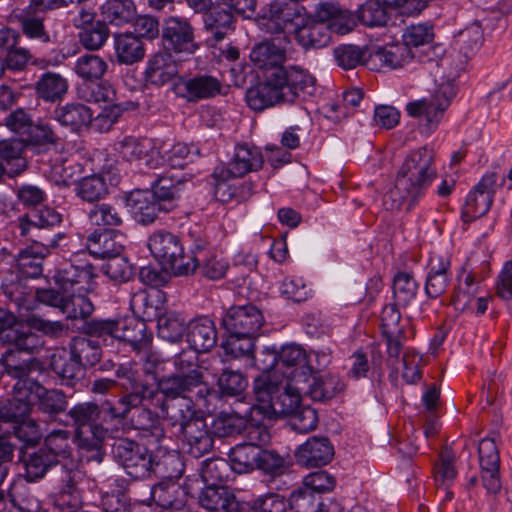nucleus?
I'll use <instances>...</instances> for the list:
<instances>
[{
	"instance_id": "1",
	"label": "nucleus",
	"mask_w": 512,
	"mask_h": 512,
	"mask_svg": "<svg viewBox=\"0 0 512 512\" xmlns=\"http://www.w3.org/2000/svg\"><path fill=\"white\" fill-rule=\"evenodd\" d=\"M117 376L122 379L125 393L113 404L107 402L105 411L111 419L125 420L130 415L132 426L149 435L159 444L165 437V429L155 409L159 408L167 415L170 412L168 400L156 387L141 380L133 371L118 369Z\"/></svg>"
},
{
	"instance_id": "2",
	"label": "nucleus",
	"mask_w": 512,
	"mask_h": 512,
	"mask_svg": "<svg viewBox=\"0 0 512 512\" xmlns=\"http://www.w3.org/2000/svg\"><path fill=\"white\" fill-rule=\"evenodd\" d=\"M436 178L434 150L423 146L411 151L397 171L394 186L384 196L385 208L411 211Z\"/></svg>"
},
{
	"instance_id": "3",
	"label": "nucleus",
	"mask_w": 512,
	"mask_h": 512,
	"mask_svg": "<svg viewBox=\"0 0 512 512\" xmlns=\"http://www.w3.org/2000/svg\"><path fill=\"white\" fill-rule=\"evenodd\" d=\"M187 399L179 400L167 412V425L171 435L181 440L183 448L198 459L209 453L214 445L212 430Z\"/></svg>"
},
{
	"instance_id": "4",
	"label": "nucleus",
	"mask_w": 512,
	"mask_h": 512,
	"mask_svg": "<svg viewBox=\"0 0 512 512\" xmlns=\"http://www.w3.org/2000/svg\"><path fill=\"white\" fill-rule=\"evenodd\" d=\"M303 390L304 386L300 384L283 382L269 371H263L253 381L254 416H263L267 420L289 416L299 408Z\"/></svg>"
},
{
	"instance_id": "5",
	"label": "nucleus",
	"mask_w": 512,
	"mask_h": 512,
	"mask_svg": "<svg viewBox=\"0 0 512 512\" xmlns=\"http://www.w3.org/2000/svg\"><path fill=\"white\" fill-rule=\"evenodd\" d=\"M148 248L153 257L161 265L169 268L175 276H189L195 273V265L185 253L178 235L164 229L157 230L149 236Z\"/></svg>"
},
{
	"instance_id": "6",
	"label": "nucleus",
	"mask_w": 512,
	"mask_h": 512,
	"mask_svg": "<svg viewBox=\"0 0 512 512\" xmlns=\"http://www.w3.org/2000/svg\"><path fill=\"white\" fill-rule=\"evenodd\" d=\"M265 79L269 80L284 104H295L314 94L315 78L297 65H284L270 70Z\"/></svg>"
},
{
	"instance_id": "7",
	"label": "nucleus",
	"mask_w": 512,
	"mask_h": 512,
	"mask_svg": "<svg viewBox=\"0 0 512 512\" xmlns=\"http://www.w3.org/2000/svg\"><path fill=\"white\" fill-rule=\"evenodd\" d=\"M157 389L163 393L165 400L171 398V401H168L170 410L174 403L182 399H187L193 403L192 397L187 396V394L195 389L196 403L206 408H209L212 396L216 395L214 389L204 381L203 372L173 374L161 379Z\"/></svg>"
},
{
	"instance_id": "8",
	"label": "nucleus",
	"mask_w": 512,
	"mask_h": 512,
	"mask_svg": "<svg viewBox=\"0 0 512 512\" xmlns=\"http://www.w3.org/2000/svg\"><path fill=\"white\" fill-rule=\"evenodd\" d=\"M96 268L86 251L74 253L56 270L53 280L64 293L90 292L93 290Z\"/></svg>"
},
{
	"instance_id": "9",
	"label": "nucleus",
	"mask_w": 512,
	"mask_h": 512,
	"mask_svg": "<svg viewBox=\"0 0 512 512\" xmlns=\"http://www.w3.org/2000/svg\"><path fill=\"white\" fill-rule=\"evenodd\" d=\"M112 453L131 480L151 478L154 456L143 444L129 438H119L112 446Z\"/></svg>"
},
{
	"instance_id": "10",
	"label": "nucleus",
	"mask_w": 512,
	"mask_h": 512,
	"mask_svg": "<svg viewBox=\"0 0 512 512\" xmlns=\"http://www.w3.org/2000/svg\"><path fill=\"white\" fill-rule=\"evenodd\" d=\"M161 33L164 48L176 55L190 56L200 47L196 41L195 27L187 17L180 15L166 17Z\"/></svg>"
},
{
	"instance_id": "11",
	"label": "nucleus",
	"mask_w": 512,
	"mask_h": 512,
	"mask_svg": "<svg viewBox=\"0 0 512 512\" xmlns=\"http://www.w3.org/2000/svg\"><path fill=\"white\" fill-rule=\"evenodd\" d=\"M223 84L215 76L206 73H188L177 77L172 90L178 98L187 103H199L213 99L222 93Z\"/></svg>"
},
{
	"instance_id": "12",
	"label": "nucleus",
	"mask_w": 512,
	"mask_h": 512,
	"mask_svg": "<svg viewBox=\"0 0 512 512\" xmlns=\"http://www.w3.org/2000/svg\"><path fill=\"white\" fill-rule=\"evenodd\" d=\"M309 14L304 6L299 1L290 2H272L269 4L268 10L258 20L259 26L262 30L270 34L282 35L283 39L287 40L288 37L284 34L287 26H292L293 30L301 26Z\"/></svg>"
},
{
	"instance_id": "13",
	"label": "nucleus",
	"mask_w": 512,
	"mask_h": 512,
	"mask_svg": "<svg viewBox=\"0 0 512 512\" xmlns=\"http://www.w3.org/2000/svg\"><path fill=\"white\" fill-rule=\"evenodd\" d=\"M264 323L262 311L252 304L232 306L222 317L227 333L242 337H258Z\"/></svg>"
},
{
	"instance_id": "14",
	"label": "nucleus",
	"mask_w": 512,
	"mask_h": 512,
	"mask_svg": "<svg viewBox=\"0 0 512 512\" xmlns=\"http://www.w3.org/2000/svg\"><path fill=\"white\" fill-rule=\"evenodd\" d=\"M456 95V87L451 82L441 84L430 100L410 102L406 111L411 117L425 116L429 128L436 127L444 111Z\"/></svg>"
},
{
	"instance_id": "15",
	"label": "nucleus",
	"mask_w": 512,
	"mask_h": 512,
	"mask_svg": "<svg viewBox=\"0 0 512 512\" xmlns=\"http://www.w3.org/2000/svg\"><path fill=\"white\" fill-rule=\"evenodd\" d=\"M275 364L281 369H286L283 373L287 374L295 384L307 382L313 372L307 351L301 345L294 343L281 347L279 352L274 355L270 367Z\"/></svg>"
},
{
	"instance_id": "16",
	"label": "nucleus",
	"mask_w": 512,
	"mask_h": 512,
	"mask_svg": "<svg viewBox=\"0 0 512 512\" xmlns=\"http://www.w3.org/2000/svg\"><path fill=\"white\" fill-rule=\"evenodd\" d=\"M116 339L127 342L136 352L147 354L148 362L156 363L157 359L153 353H149L152 345V333L147 331L144 319L134 315L117 318Z\"/></svg>"
},
{
	"instance_id": "17",
	"label": "nucleus",
	"mask_w": 512,
	"mask_h": 512,
	"mask_svg": "<svg viewBox=\"0 0 512 512\" xmlns=\"http://www.w3.org/2000/svg\"><path fill=\"white\" fill-rule=\"evenodd\" d=\"M123 160L155 169L159 164V152L153 141L146 137L125 136L114 144Z\"/></svg>"
},
{
	"instance_id": "18",
	"label": "nucleus",
	"mask_w": 512,
	"mask_h": 512,
	"mask_svg": "<svg viewBox=\"0 0 512 512\" xmlns=\"http://www.w3.org/2000/svg\"><path fill=\"white\" fill-rule=\"evenodd\" d=\"M452 280L451 256L433 252L427 263V273L424 285L425 294L430 299H436L445 293Z\"/></svg>"
},
{
	"instance_id": "19",
	"label": "nucleus",
	"mask_w": 512,
	"mask_h": 512,
	"mask_svg": "<svg viewBox=\"0 0 512 512\" xmlns=\"http://www.w3.org/2000/svg\"><path fill=\"white\" fill-rule=\"evenodd\" d=\"M31 241L32 244L21 249L15 259L17 274L25 279H36L42 276L44 260L50 254V247L58 245L57 239H52L48 244L37 239Z\"/></svg>"
},
{
	"instance_id": "20",
	"label": "nucleus",
	"mask_w": 512,
	"mask_h": 512,
	"mask_svg": "<svg viewBox=\"0 0 512 512\" xmlns=\"http://www.w3.org/2000/svg\"><path fill=\"white\" fill-rule=\"evenodd\" d=\"M24 468L27 475L26 480L42 478L49 471L64 472L65 480H74L77 477L75 473L77 465L72 460L67 463H61L59 459H54L43 448L29 455L24 460Z\"/></svg>"
},
{
	"instance_id": "21",
	"label": "nucleus",
	"mask_w": 512,
	"mask_h": 512,
	"mask_svg": "<svg viewBox=\"0 0 512 512\" xmlns=\"http://www.w3.org/2000/svg\"><path fill=\"white\" fill-rule=\"evenodd\" d=\"M485 277L473 269H468V263H465L458 271L457 285L453 289L450 305L459 312L471 309V304L478 294V284Z\"/></svg>"
},
{
	"instance_id": "22",
	"label": "nucleus",
	"mask_w": 512,
	"mask_h": 512,
	"mask_svg": "<svg viewBox=\"0 0 512 512\" xmlns=\"http://www.w3.org/2000/svg\"><path fill=\"white\" fill-rule=\"evenodd\" d=\"M312 482H303V486L292 492L288 500V510L294 512H326L328 504L322 501L320 494L331 492L335 482L314 486Z\"/></svg>"
},
{
	"instance_id": "23",
	"label": "nucleus",
	"mask_w": 512,
	"mask_h": 512,
	"mask_svg": "<svg viewBox=\"0 0 512 512\" xmlns=\"http://www.w3.org/2000/svg\"><path fill=\"white\" fill-rule=\"evenodd\" d=\"M413 58L414 54L409 47L403 43H394L371 50L367 65L372 70H394L404 67Z\"/></svg>"
},
{
	"instance_id": "24",
	"label": "nucleus",
	"mask_w": 512,
	"mask_h": 512,
	"mask_svg": "<svg viewBox=\"0 0 512 512\" xmlns=\"http://www.w3.org/2000/svg\"><path fill=\"white\" fill-rule=\"evenodd\" d=\"M62 220V214L55 208L44 206L21 215L17 227L21 237L33 240L39 237L38 231L59 226Z\"/></svg>"
},
{
	"instance_id": "25",
	"label": "nucleus",
	"mask_w": 512,
	"mask_h": 512,
	"mask_svg": "<svg viewBox=\"0 0 512 512\" xmlns=\"http://www.w3.org/2000/svg\"><path fill=\"white\" fill-rule=\"evenodd\" d=\"M127 205L136 222L142 225L154 223L161 214L171 212L149 191H134L127 198Z\"/></svg>"
},
{
	"instance_id": "26",
	"label": "nucleus",
	"mask_w": 512,
	"mask_h": 512,
	"mask_svg": "<svg viewBox=\"0 0 512 512\" xmlns=\"http://www.w3.org/2000/svg\"><path fill=\"white\" fill-rule=\"evenodd\" d=\"M293 35L297 44L305 51L322 49L331 42L330 30L323 20L315 17V11L309 14L298 29L293 30Z\"/></svg>"
},
{
	"instance_id": "27",
	"label": "nucleus",
	"mask_w": 512,
	"mask_h": 512,
	"mask_svg": "<svg viewBox=\"0 0 512 512\" xmlns=\"http://www.w3.org/2000/svg\"><path fill=\"white\" fill-rule=\"evenodd\" d=\"M295 457L307 468L325 466L334 457V447L327 437L312 436L297 448Z\"/></svg>"
},
{
	"instance_id": "28",
	"label": "nucleus",
	"mask_w": 512,
	"mask_h": 512,
	"mask_svg": "<svg viewBox=\"0 0 512 512\" xmlns=\"http://www.w3.org/2000/svg\"><path fill=\"white\" fill-rule=\"evenodd\" d=\"M172 53L164 48L149 57L144 72L148 84L161 87L178 76V64Z\"/></svg>"
},
{
	"instance_id": "29",
	"label": "nucleus",
	"mask_w": 512,
	"mask_h": 512,
	"mask_svg": "<svg viewBox=\"0 0 512 512\" xmlns=\"http://www.w3.org/2000/svg\"><path fill=\"white\" fill-rule=\"evenodd\" d=\"M250 60L262 73L265 79L270 70L281 68L285 65L286 49L275 43V40H265L256 44L250 52Z\"/></svg>"
},
{
	"instance_id": "30",
	"label": "nucleus",
	"mask_w": 512,
	"mask_h": 512,
	"mask_svg": "<svg viewBox=\"0 0 512 512\" xmlns=\"http://www.w3.org/2000/svg\"><path fill=\"white\" fill-rule=\"evenodd\" d=\"M186 340L189 346L201 353L211 351L217 343L215 323L208 316H199L187 323Z\"/></svg>"
},
{
	"instance_id": "31",
	"label": "nucleus",
	"mask_w": 512,
	"mask_h": 512,
	"mask_svg": "<svg viewBox=\"0 0 512 512\" xmlns=\"http://www.w3.org/2000/svg\"><path fill=\"white\" fill-rule=\"evenodd\" d=\"M301 384L305 385L303 393L317 402H327L344 390L340 377L330 373L319 374L313 371L309 380Z\"/></svg>"
},
{
	"instance_id": "32",
	"label": "nucleus",
	"mask_w": 512,
	"mask_h": 512,
	"mask_svg": "<svg viewBox=\"0 0 512 512\" xmlns=\"http://www.w3.org/2000/svg\"><path fill=\"white\" fill-rule=\"evenodd\" d=\"M263 164L264 158L260 148L243 143L235 147L233 157L225 166L234 177L241 178L250 172L259 171Z\"/></svg>"
},
{
	"instance_id": "33",
	"label": "nucleus",
	"mask_w": 512,
	"mask_h": 512,
	"mask_svg": "<svg viewBox=\"0 0 512 512\" xmlns=\"http://www.w3.org/2000/svg\"><path fill=\"white\" fill-rule=\"evenodd\" d=\"M1 288L6 297L16 305L20 317H24L25 312L34 310L35 291L27 285L24 277L11 273L10 278L3 280Z\"/></svg>"
},
{
	"instance_id": "34",
	"label": "nucleus",
	"mask_w": 512,
	"mask_h": 512,
	"mask_svg": "<svg viewBox=\"0 0 512 512\" xmlns=\"http://www.w3.org/2000/svg\"><path fill=\"white\" fill-rule=\"evenodd\" d=\"M107 429L102 425L84 426L75 429L73 434L74 443L80 451L91 453L87 456V461H96L100 463L105 455L103 451V442L107 435Z\"/></svg>"
},
{
	"instance_id": "35",
	"label": "nucleus",
	"mask_w": 512,
	"mask_h": 512,
	"mask_svg": "<svg viewBox=\"0 0 512 512\" xmlns=\"http://www.w3.org/2000/svg\"><path fill=\"white\" fill-rule=\"evenodd\" d=\"M315 17L323 20L330 30V38L332 33L338 35H346L355 27V20L347 11H343L340 7L332 2H320L315 6Z\"/></svg>"
},
{
	"instance_id": "36",
	"label": "nucleus",
	"mask_w": 512,
	"mask_h": 512,
	"mask_svg": "<svg viewBox=\"0 0 512 512\" xmlns=\"http://www.w3.org/2000/svg\"><path fill=\"white\" fill-rule=\"evenodd\" d=\"M120 234L112 230H95L87 238L88 256L93 255L99 259H110L118 254H122L124 245L118 240Z\"/></svg>"
},
{
	"instance_id": "37",
	"label": "nucleus",
	"mask_w": 512,
	"mask_h": 512,
	"mask_svg": "<svg viewBox=\"0 0 512 512\" xmlns=\"http://www.w3.org/2000/svg\"><path fill=\"white\" fill-rule=\"evenodd\" d=\"M26 148L23 139L0 140V160L5 163L9 178L17 177L27 170L28 161L24 155Z\"/></svg>"
},
{
	"instance_id": "38",
	"label": "nucleus",
	"mask_w": 512,
	"mask_h": 512,
	"mask_svg": "<svg viewBox=\"0 0 512 512\" xmlns=\"http://www.w3.org/2000/svg\"><path fill=\"white\" fill-rule=\"evenodd\" d=\"M186 181L174 174L165 173L159 175L151 184L149 191L159 201L163 207H167L171 211L177 206V200L184 191Z\"/></svg>"
},
{
	"instance_id": "39",
	"label": "nucleus",
	"mask_w": 512,
	"mask_h": 512,
	"mask_svg": "<svg viewBox=\"0 0 512 512\" xmlns=\"http://www.w3.org/2000/svg\"><path fill=\"white\" fill-rule=\"evenodd\" d=\"M51 370L62 380V384L73 387L83 377L84 369L65 348L57 349L50 357Z\"/></svg>"
},
{
	"instance_id": "40",
	"label": "nucleus",
	"mask_w": 512,
	"mask_h": 512,
	"mask_svg": "<svg viewBox=\"0 0 512 512\" xmlns=\"http://www.w3.org/2000/svg\"><path fill=\"white\" fill-rule=\"evenodd\" d=\"M68 88V80L61 74L51 71L43 73L34 83L37 98L49 103L62 101Z\"/></svg>"
},
{
	"instance_id": "41",
	"label": "nucleus",
	"mask_w": 512,
	"mask_h": 512,
	"mask_svg": "<svg viewBox=\"0 0 512 512\" xmlns=\"http://www.w3.org/2000/svg\"><path fill=\"white\" fill-rule=\"evenodd\" d=\"M114 49L119 64L133 65L145 57L146 49L142 40L132 32L114 35Z\"/></svg>"
},
{
	"instance_id": "42",
	"label": "nucleus",
	"mask_w": 512,
	"mask_h": 512,
	"mask_svg": "<svg viewBox=\"0 0 512 512\" xmlns=\"http://www.w3.org/2000/svg\"><path fill=\"white\" fill-rule=\"evenodd\" d=\"M198 500L199 504L208 511L228 512L230 507L235 504V495L228 486L213 482L202 489Z\"/></svg>"
},
{
	"instance_id": "43",
	"label": "nucleus",
	"mask_w": 512,
	"mask_h": 512,
	"mask_svg": "<svg viewBox=\"0 0 512 512\" xmlns=\"http://www.w3.org/2000/svg\"><path fill=\"white\" fill-rule=\"evenodd\" d=\"M100 13L106 25L122 27L135 20L137 8L134 0H106Z\"/></svg>"
},
{
	"instance_id": "44",
	"label": "nucleus",
	"mask_w": 512,
	"mask_h": 512,
	"mask_svg": "<svg viewBox=\"0 0 512 512\" xmlns=\"http://www.w3.org/2000/svg\"><path fill=\"white\" fill-rule=\"evenodd\" d=\"M189 486L187 482H156L151 488V498L160 507H175L187 502Z\"/></svg>"
},
{
	"instance_id": "45",
	"label": "nucleus",
	"mask_w": 512,
	"mask_h": 512,
	"mask_svg": "<svg viewBox=\"0 0 512 512\" xmlns=\"http://www.w3.org/2000/svg\"><path fill=\"white\" fill-rule=\"evenodd\" d=\"M203 14V25L216 41L223 40L228 33L234 31L235 18L231 11L221 7L209 8Z\"/></svg>"
},
{
	"instance_id": "46",
	"label": "nucleus",
	"mask_w": 512,
	"mask_h": 512,
	"mask_svg": "<svg viewBox=\"0 0 512 512\" xmlns=\"http://www.w3.org/2000/svg\"><path fill=\"white\" fill-rule=\"evenodd\" d=\"M217 387L218 390H214L216 395L212 399H240L248 387V379L241 371L226 368L218 377Z\"/></svg>"
},
{
	"instance_id": "47",
	"label": "nucleus",
	"mask_w": 512,
	"mask_h": 512,
	"mask_svg": "<svg viewBox=\"0 0 512 512\" xmlns=\"http://www.w3.org/2000/svg\"><path fill=\"white\" fill-rule=\"evenodd\" d=\"M52 117L62 126L70 127L72 131L77 132L91 123L92 111L84 104L69 103L57 107L53 111Z\"/></svg>"
},
{
	"instance_id": "48",
	"label": "nucleus",
	"mask_w": 512,
	"mask_h": 512,
	"mask_svg": "<svg viewBox=\"0 0 512 512\" xmlns=\"http://www.w3.org/2000/svg\"><path fill=\"white\" fill-rule=\"evenodd\" d=\"M68 348L84 370L95 366L102 358L100 343L89 337H73L69 342Z\"/></svg>"
},
{
	"instance_id": "49",
	"label": "nucleus",
	"mask_w": 512,
	"mask_h": 512,
	"mask_svg": "<svg viewBox=\"0 0 512 512\" xmlns=\"http://www.w3.org/2000/svg\"><path fill=\"white\" fill-rule=\"evenodd\" d=\"M479 466L482 480L500 478V456L495 441L484 438L478 444Z\"/></svg>"
},
{
	"instance_id": "50",
	"label": "nucleus",
	"mask_w": 512,
	"mask_h": 512,
	"mask_svg": "<svg viewBox=\"0 0 512 512\" xmlns=\"http://www.w3.org/2000/svg\"><path fill=\"white\" fill-rule=\"evenodd\" d=\"M31 412L32 403L29 393L0 401V422L14 426L28 418Z\"/></svg>"
},
{
	"instance_id": "51",
	"label": "nucleus",
	"mask_w": 512,
	"mask_h": 512,
	"mask_svg": "<svg viewBox=\"0 0 512 512\" xmlns=\"http://www.w3.org/2000/svg\"><path fill=\"white\" fill-rule=\"evenodd\" d=\"M108 70V63L97 54H83L79 56L74 64L75 74L86 82L101 80Z\"/></svg>"
},
{
	"instance_id": "52",
	"label": "nucleus",
	"mask_w": 512,
	"mask_h": 512,
	"mask_svg": "<svg viewBox=\"0 0 512 512\" xmlns=\"http://www.w3.org/2000/svg\"><path fill=\"white\" fill-rule=\"evenodd\" d=\"M261 451L262 449L253 445L236 444L229 453L231 469L237 474L249 473L255 470Z\"/></svg>"
},
{
	"instance_id": "53",
	"label": "nucleus",
	"mask_w": 512,
	"mask_h": 512,
	"mask_svg": "<svg viewBox=\"0 0 512 512\" xmlns=\"http://www.w3.org/2000/svg\"><path fill=\"white\" fill-rule=\"evenodd\" d=\"M248 106L254 111H263L266 108L282 103L278 93L274 90L268 79L249 88L246 92Z\"/></svg>"
},
{
	"instance_id": "54",
	"label": "nucleus",
	"mask_w": 512,
	"mask_h": 512,
	"mask_svg": "<svg viewBox=\"0 0 512 512\" xmlns=\"http://www.w3.org/2000/svg\"><path fill=\"white\" fill-rule=\"evenodd\" d=\"M185 319L174 312H167L157 317L158 336L171 343L181 342L186 335Z\"/></svg>"
},
{
	"instance_id": "55",
	"label": "nucleus",
	"mask_w": 512,
	"mask_h": 512,
	"mask_svg": "<svg viewBox=\"0 0 512 512\" xmlns=\"http://www.w3.org/2000/svg\"><path fill=\"white\" fill-rule=\"evenodd\" d=\"M73 433L66 429H53L44 438L45 451L54 459L67 460L72 454Z\"/></svg>"
},
{
	"instance_id": "56",
	"label": "nucleus",
	"mask_w": 512,
	"mask_h": 512,
	"mask_svg": "<svg viewBox=\"0 0 512 512\" xmlns=\"http://www.w3.org/2000/svg\"><path fill=\"white\" fill-rule=\"evenodd\" d=\"M235 177L230 173L225 164L218 165L214 168L212 174L209 176V184L213 188L215 198L222 203L233 201L235 197L236 184L231 180Z\"/></svg>"
},
{
	"instance_id": "57",
	"label": "nucleus",
	"mask_w": 512,
	"mask_h": 512,
	"mask_svg": "<svg viewBox=\"0 0 512 512\" xmlns=\"http://www.w3.org/2000/svg\"><path fill=\"white\" fill-rule=\"evenodd\" d=\"M108 193L105 178L100 174L83 177L76 183L75 187L76 196L89 203L104 199Z\"/></svg>"
},
{
	"instance_id": "58",
	"label": "nucleus",
	"mask_w": 512,
	"mask_h": 512,
	"mask_svg": "<svg viewBox=\"0 0 512 512\" xmlns=\"http://www.w3.org/2000/svg\"><path fill=\"white\" fill-rule=\"evenodd\" d=\"M87 293H66L61 312L67 319L86 321L93 314L95 308Z\"/></svg>"
},
{
	"instance_id": "59",
	"label": "nucleus",
	"mask_w": 512,
	"mask_h": 512,
	"mask_svg": "<svg viewBox=\"0 0 512 512\" xmlns=\"http://www.w3.org/2000/svg\"><path fill=\"white\" fill-rule=\"evenodd\" d=\"M4 343L14 346L19 352L29 354L38 353L43 347V339L31 331V329L9 330L4 336Z\"/></svg>"
},
{
	"instance_id": "60",
	"label": "nucleus",
	"mask_w": 512,
	"mask_h": 512,
	"mask_svg": "<svg viewBox=\"0 0 512 512\" xmlns=\"http://www.w3.org/2000/svg\"><path fill=\"white\" fill-rule=\"evenodd\" d=\"M255 339L256 337L228 334L222 347L226 355L235 359L245 358L248 365L255 366Z\"/></svg>"
},
{
	"instance_id": "61",
	"label": "nucleus",
	"mask_w": 512,
	"mask_h": 512,
	"mask_svg": "<svg viewBox=\"0 0 512 512\" xmlns=\"http://www.w3.org/2000/svg\"><path fill=\"white\" fill-rule=\"evenodd\" d=\"M191 263L195 265V271L199 269L200 274L209 280L224 278L229 269L228 261L215 253H210L204 257L191 258Z\"/></svg>"
},
{
	"instance_id": "62",
	"label": "nucleus",
	"mask_w": 512,
	"mask_h": 512,
	"mask_svg": "<svg viewBox=\"0 0 512 512\" xmlns=\"http://www.w3.org/2000/svg\"><path fill=\"white\" fill-rule=\"evenodd\" d=\"M392 288L397 304L407 307L416 298L419 285L411 273L398 272L393 278Z\"/></svg>"
},
{
	"instance_id": "63",
	"label": "nucleus",
	"mask_w": 512,
	"mask_h": 512,
	"mask_svg": "<svg viewBox=\"0 0 512 512\" xmlns=\"http://www.w3.org/2000/svg\"><path fill=\"white\" fill-rule=\"evenodd\" d=\"M493 200L488 195H483L476 190H472L466 197L461 210V219L469 224L476 219L484 216L490 210Z\"/></svg>"
},
{
	"instance_id": "64",
	"label": "nucleus",
	"mask_w": 512,
	"mask_h": 512,
	"mask_svg": "<svg viewBox=\"0 0 512 512\" xmlns=\"http://www.w3.org/2000/svg\"><path fill=\"white\" fill-rule=\"evenodd\" d=\"M370 52L367 47L344 44L334 49V57L340 67L349 70L362 64L367 65Z\"/></svg>"
}]
</instances>
